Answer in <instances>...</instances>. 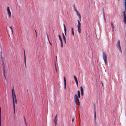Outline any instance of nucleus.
<instances>
[{"mask_svg": "<svg viewBox=\"0 0 126 126\" xmlns=\"http://www.w3.org/2000/svg\"><path fill=\"white\" fill-rule=\"evenodd\" d=\"M78 96L76 94L75 95L74 97V100L75 101L76 104H77L78 105H79L80 104V103L78 98H80V91L79 90H78Z\"/></svg>", "mask_w": 126, "mask_h": 126, "instance_id": "f257e3e1", "label": "nucleus"}, {"mask_svg": "<svg viewBox=\"0 0 126 126\" xmlns=\"http://www.w3.org/2000/svg\"><path fill=\"white\" fill-rule=\"evenodd\" d=\"M107 56L105 52H103V58L106 64L107 62Z\"/></svg>", "mask_w": 126, "mask_h": 126, "instance_id": "f03ea898", "label": "nucleus"}, {"mask_svg": "<svg viewBox=\"0 0 126 126\" xmlns=\"http://www.w3.org/2000/svg\"><path fill=\"white\" fill-rule=\"evenodd\" d=\"M78 24L77 25V27L78 28V31L79 33H81V23L80 22L79 20H78Z\"/></svg>", "mask_w": 126, "mask_h": 126, "instance_id": "7ed1b4c3", "label": "nucleus"}, {"mask_svg": "<svg viewBox=\"0 0 126 126\" xmlns=\"http://www.w3.org/2000/svg\"><path fill=\"white\" fill-rule=\"evenodd\" d=\"M125 12L124 11L123 12V15L124 17V21L126 23V1L125 2Z\"/></svg>", "mask_w": 126, "mask_h": 126, "instance_id": "20e7f679", "label": "nucleus"}, {"mask_svg": "<svg viewBox=\"0 0 126 126\" xmlns=\"http://www.w3.org/2000/svg\"><path fill=\"white\" fill-rule=\"evenodd\" d=\"M12 99L13 100V105H15V103H17V101L16 98V95H15L14 96H12Z\"/></svg>", "mask_w": 126, "mask_h": 126, "instance_id": "39448f33", "label": "nucleus"}, {"mask_svg": "<svg viewBox=\"0 0 126 126\" xmlns=\"http://www.w3.org/2000/svg\"><path fill=\"white\" fill-rule=\"evenodd\" d=\"M117 47L118 48V49L119 50V51L121 52L122 53V51L121 50V47L120 46V41L119 40L117 42V43L116 45Z\"/></svg>", "mask_w": 126, "mask_h": 126, "instance_id": "423d86ee", "label": "nucleus"}, {"mask_svg": "<svg viewBox=\"0 0 126 126\" xmlns=\"http://www.w3.org/2000/svg\"><path fill=\"white\" fill-rule=\"evenodd\" d=\"M7 11L9 16V17L10 18L11 15V13L9 7H7Z\"/></svg>", "mask_w": 126, "mask_h": 126, "instance_id": "0eeeda50", "label": "nucleus"}, {"mask_svg": "<svg viewBox=\"0 0 126 126\" xmlns=\"http://www.w3.org/2000/svg\"><path fill=\"white\" fill-rule=\"evenodd\" d=\"M74 10L76 12L78 16H79L80 20L81 16L80 14L79 13L78 11L75 8H74Z\"/></svg>", "mask_w": 126, "mask_h": 126, "instance_id": "6e6552de", "label": "nucleus"}, {"mask_svg": "<svg viewBox=\"0 0 126 126\" xmlns=\"http://www.w3.org/2000/svg\"><path fill=\"white\" fill-rule=\"evenodd\" d=\"M57 114L56 116L54 119V122H55V125H56L57 124Z\"/></svg>", "mask_w": 126, "mask_h": 126, "instance_id": "1a4fd4ad", "label": "nucleus"}, {"mask_svg": "<svg viewBox=\"0 0 126 126\" xmlns=\"http://www.w3.org/2000/svg\"><path fill=\"white\" fill-rule=\"evenodd\" d=\"M74 78L75 81L76 83L77 84V86H78V80H77V79L76 76H74Z\"/></svg>", "mask_w": 126, "mask_h": 126, "instance_id": "9d476101", "label": "nucleus"}, {"mask_svg": "<svg viewBox=\"0 0 126 126\" xmlns=\"http://www.w3.org/2000/svg\"><path fill=\"white\" fill-rule=\"evenodd\" d=\"M64 89H65L66 88V80L65 79V76L64 77Z\"/></svg>", "mask_w": 126, "mask_h": 126, "instance_id": "9b49d317", "label": "nucleus"}, {"mask_svg": "<svg viewBox=\"0 0 126 126\" xmlns=\"http://www.w3.org/2000/svg\"><path fill=\"white\" fill-rule=\"evenodd\" d=\"M80 90H81V94L82 95H83V89L82 87V86H81L80 87Z\"/></svg>", "mask_w": 126, "mask_h": 126, "instance_id": "f8f14e48", "label": "nucleus"}, {"mask_svg": "<svg viewBox=\"0 0 126 126\" xmlns=\"http://www.w3.org/2000/svg\"><path fill=\"white\" fill-rule=\"evenodd\" d=\"M63 25L64 28V33H65V35L66 34V27L65 26V24H63Z\"/></svg>", "mask_w": 126, "mask_h": 126, "instance_id": "ddd939ff", "label": "nucleus"}, {"mask_svg": "<svg viewBox=\"0 0 126 126\" xmlns=\"http://www.w3.org/2000/svg\"><path fill=\"white\" fill-rule=\"evenodd\" d=\"M12 96H14L15 95V90L14 88H13L12 90Z\"/></svg>", "mask_w": 126, "mask_h": 126, "instance_id": "4468645a", "label": "nucleus"}, {"mask_svg": "<svg viewBox=\"0 0 126 126\" xmlns=\"http://www.w3.org/2000/svg\"><path fill=\"white\" fill-rule=\"evenodd\" d=\"M58 37L59 38V39L61 42L62 41V38L61 37V36L60 35H58Z\"/></svg>", "mask_w": 126, "mask_h": 126, "instance_id": "2eb2a0df", "label": "nucleus"}, {"mask_svg": "<svg viewBox=\"0 0 126 126\" xmlns=\"http://www.w3.org/2000/svg\"><path fill=\"white\" fill-rule=\"evenodd\" d=\"M111 27L114 30V27L113 24L112 23V22H111Z\"/></svg>", "mask_w": 126, "mask_h": 126, "instance_id": "dca6fc26", "label": "nucleus"}, {"mask_svg": "<svg viewBox=\"0 0 126 126\" xmlns=\"http://www.w3.org/2000/svg\"><path fill=\"white\" fill-rule=\"evenodd\" d=\"M61 47H63V41L61 42Z\"/></svg>", "mask_w": 126, "mask_h": 126, "instance_id": "f3484780", "label": "nucleus"}, {"mask_svg": "<svg viewBox=\"0 0 126 126\" xmlns=\"http://www.w3.org/2000/svg\"><path fill=\"white\" fill-rule=\"evenodd\" d=\"M0 125H1V108L0 107Z\"/></svg>", "mask_w": 126, "mask_h": 126, "instance_id": "a211bd4d", "label": "nucleus"}, {"mask_svg": "<svg viewBox=\"0 0 126 126\" xmlns=\"http://www.w3.org/2000/svg\"><path fill=\"white\" fill-rule=\"evenodd\" d=\"M24 60H26V56L25 54V51H24Z\"/></svg>", "mask_w": 126, "mask_h": 126, "instance_id": "6ab92c4d", "label": "nucleus"}, {"mask_svg": "<svg viewBox=\"0 0 126 126\" xmlns=\"http://www.w3.org/2000/svg\"><path fill=\"white\" fill-rule=\"evenodd\" d=\"M3 74H5V70L4 67H3Z\"/></svg>", "mask_w": 126, "mask_h": 126, "instance_id": "aec40b11", "label": "nucleus"}, {"mask_svg": "<svg viewBox=\"0 0 126 126\" xmlns=\"http://www.w3.org/2000/svg\"><path fill=\"white\" fill-rule=\"evenodd\" d=\"M10 28L11 29V31L12 32V33L13 34V30H12V27H10Z\"/></svg>", "mask_w": 126, "mask_h": 126, "instance_id": "412c9836", "label": "nucleus"}, {"mask_svg": "<svg viewBox=\"0 0 126 126\" xmlns=\"http://www.w3.org/2000/svg\"><path fill=\"white\" fill-rule=\"evenodd\" d=\"M96 112L95 111H94V117L95 118H96Z\"/></svg>", "mask_w": 126, "mask_h": 126, "instance_id": "4be33fe9", "label": "nucleus"}, {"mask_svg": "<svg viewBox=\"0 0 126 126\" xmlns=\"http://www.w3.org/2000/svg\"><path fill=\"white\" fill-rule=\"evenodd\" d=\"M13 106L14 111H15V105H13Z\"/></svg>", "mask_w": 126, "mask_h": 126, "instance_id": "5701e85b", "label": "nucleus"}, {"mask_svg": "<svg viewBox=\"0 0 126 126\" xmlns=\"http://www.w3.org/2000/svg\"><path fill=\"white\" fill-rule=\"evenodd\" d=\"M71 31L72 32H74L73 28L72 27H71Z\"/></svg>", "mask_w": 126, "mask_h": 126, "instance_id": "b1692460", "label": "nucleus"}, {"mask_svg": "<svg viewBox=\"0 0 126 126\" xmlns=\"http://www.w3.org/2000/svg\"><path fill=\"white\" fill-rule=\"evenodd\" d=\"M24 63H25V66L26 67V60H24Z\"/></svg>", "mask_w": 126, "mask_h": 126, "instance_id": "393cba45", "label": "nucleus"}, {"mask_svg": "<svg viewBox=\"0 0 126 126\" xmlns=\"http://www.w3.org/2000/svg\"><path fill=\"white\" fill-rule=\"evenodd\" d=\"M55 70H56V72H57V67L56 66H55Z\"/></svg>", "mask_w": 126, "mask_h": 126, "instance_id": "a878e982", "label": "nucleus"}, {"mask_svg": "<svg viewBox=\"0 0 126 126\" xmlns=\"http://www.w3.org/2000/svg\"><path fill=\"white\" fill-rule=\"evenodd\" d=\"M72 34L73 35V36H74V32H72Z\"/></svg>", "mask_w": 126, "mask_h": 126, "instance_id": "bb28decb", "label": "nucleus"}, {"mask_svg": "<svg viewBox=\"0 0 126 126\" xmlns=\"http://www.w3.org/2000/svg\"><path fill=\"white\" fill-rule=\"evenodd\" d=\"M63 39L64 40H66L64 36H63Z\"/></svg>", "mask_w": 126, "mask_h": 126, "instance_id": "cd10ccee", "label": "nucleus"}, {"mask_svg": "<svg viewBox=\"0 0 126 126\" xmlns=\"http://www.w3.org/2000/svg\"><path fill=\"white\" fill-rule=\"evenodd\" d=\"M47 38L48 41H49V38L47 34Z\"/></svg>", "mask_w": 126, "mask_h": 126, "instance_id": "c85d7f7f", "label": "nucleus"}, {"mask_svg": "<svg viewBox=\"0 0 126 126\" xmlns=\"http://www.w3.org/2000/svg\"><path fill=\"white\" fill-rule=\"evenodd\" d=\"M3 75H4V77L5 78V79H6V77L5 74H3Z\"/></svg>", "mask_w": 126, "mask_h": 126, "instance_id": "c756f323", "label": "nucleus"}, {"mask_svg": "<svg viewBox=\"0 0 126 126\" xmlns=\"http://www.w3.org/2000/svg\"><path fill=\"white\" fill-rule=\"evenodd\" d=\"M48 41V42H49V43L51 45V46L52 45V44L50 42V41L49 40V41Z\"/></svg>", "mask_w": 126, "mask_h": 126, "instance_id": "7c9ffc66", "label": "nucleus"}, {"mask_svg": "<svg viewBox=\"0 0 126 126\" xmlns=\"http://www.w3.org/2000/svg\"><path fill=\"white\" fill-rule=\"evenodd\" d=\"M24 121L25 122H26V119L25 118H24Z\"/></svg>", "mask_w": 126, "mask_h": 126, "instance_id": "2f4dec72", "label": "nucleus"}, {"mask_svg": "<svg viewBox=\"0 0 126 126\" xmlns=\"http://www.w3.org/2000/svg\"><path fill=\"white\" fill-rule=\"evenodd\" d=\"M126 1V0H124V5H125V2Z\"/></svg>", "mask_w": 126, "mask_h": 126, "instance_id": "473e14b6", "label": "nucleus"}, {"mask_svg": "<svg viewBox=\"0 0 126 126\" xmlns=\"http://www.w3.org/2000/svg\"><path fill=\"white\" fill-rule=\"evenodd\" d=\"M64 40V42H65V44H66V40Z\"/></svg>", "mask_w": 126, "mask_h": 126, "instance_id": "72a5a7b5", "label": "nucleus"}, {"mask_svg": "<svg viewBox=\"0 0 126 126\" xmlns=\"http://www.w3.org/2000/svg\"><path fill=\"white\" fill-rule=\"evenodd\" d=\"M25 123L26 125H27V123H26V122H25Z\"/></svg>", "mask_w": 126, "mask_h": 126, "instance_id": "f704fd0d", "label": "nucleus"}, {"mask_svg": "<svg viewBox=\"0 0 126 126\" xmlns=\"http://www.w3.org/2000/svg\"><path fill=\"white\" fill-rule=\"evenodd\" d=\"M3 65L4 66V62L3 61Z\"/></svg>", "mask_w": 126, "mask_h": 126, "instance_id": "c9c22d12", "label": "nucleus"}, {"mask_svg": "<svg viewBox=\"0 0 126 126\" xmlns=\"http://www.w3.org/2000/svg\"><path fill=\"white\" fill-rule=\"evenodd\" d=\"M62 34H63V36H64V34L63 33Z\"/></svg>", "mask_w": 126, "mask_h": 126, "instance_id": "e433bc0d", "label": "nucleus"}, {"mask_svg": "<svg viewBox=\"0 0 126 126\" xmlns=\"http://www.w3.org/2000/svg\"><path fill=\"white\" fill-rule=\"evenodd\" d=\"M73 121H74V119H73L72 120V122H73Z\"/></svg>", "mask_w": 126, "mask_h": 126, "instance_id": "4c0bfd02", "label": "nucleus"}, {"mask_svg": "<svg viewBox=\"0 0 126 126\" xmlns=\"http://www.w3.org/2000/svg\"><path fill=\"white\" fill-rule=\"evenodd\" d=\"M56 59H57V56H56Z\"/></svg>", "mask_w": 126, "mask_h": 126, "instance_id": "58836bf2", "label": "nucleus"}, {"mask_svg": "<svg viewBox=\"0 0 126 126\" xmlns=\"http://www.w3.org/2000/svg\"><path fill=\"white\" fill-rule=\"evenodd\" d=\"M14 114H15V111H14Z\"/></svg>", "mask_w": 126, "mask_h": 126, "instance_id": "ea45409f", "label": "nucleus"}, {"mask_svg": "<svg viewBox=\"0 0 126 126\" xmlns=\"http://www.w3.org/2000/svg\"><path fill=\"white\" fill-rule=\"evenodd\" d=\"M53 0V1H54V0Z\"/></svg>", "mask_w": 126, "mask_h": 126, "instance_id": "a19ab883", "label": "nucleus"}]
</instances>
